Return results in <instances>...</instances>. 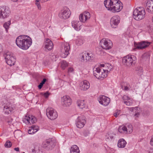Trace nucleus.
<instances>
[{"label": "nucleus", "mask_w": 153, "mask_h": 153, "mask_svg": "<svg viewBox=\"0 0 153 153\" xmlns=\"http://www.w3.org/2000/svg\"><path fill=\"white\" fill-rule=\"evenodd\" d=\"M145 11L143 7H137L134 10L133 17L137 21L140 20L145 18Z\"/></svg>", "instance_id": "f257e3e1"}, {"label": "nucleus", "mask_w": 153, "mask_h": 153, "mask_svg": "<svg viewBox=\"0 0 153 153\" xmlns=\"http://www.w3.org/2000/svg\"><path fill=\"white\" fill-rule=\"evenodd\" d=\"M100 44L102 48L105 50L110 49L113 46L112 42L109 39H102L100 41Z\"/></svg>", "instance_id": "f03ea898"}, {"label": "nucleus", "mask_w": 153, "mask_h": 153, "mask_svg": "<svg viewBox=\"0 0 153 153\" xmlns=\"http://www.w3.org/2000/svg\"><path fill=\"white\" fill-rule=\"evenodd\" d=\"M10 11L8 7H0V19H4L7 18L10 16Z\"/></svg>", "instance_id": "7ed1b4c3"}, {"label": "nucleus", "mask_w": 153, "mask_h": 153, "mask_svg": "<svg viewBox=\"0 0 153 153\" xmlns=\"http://www.w3.org/2000/svg\"><path fill=\"white\" fill-rule=\"evenodd\" d=\"M4 56L6 62L8 65L12 66L14 65L16 60L12 53L7 52L4 54Z\"/></svg>", "instance_id": "20e7f679"}, {"label": "nucleus", "mask_w": 153, "mask_h": 153, "mask_svg": "<svg viewBox=\"0 0 153 153\" xmlns=\"http://www.w3.org/2000/svg\"><path fill=\"white\" fill-rule=\"evenodd\" d=\"M122 62L124 65L128 66H131L134 65L136 62L135 60L133 59L132 56L129 55H127L123 57Z\"/></svg>", "instance_id": "39448f33"}, {"label": "nucleus", "mask_w": 153, "mask_h": 153, "mask_svg": "<svg viewBox=\"0 0 153 153\" xmlns=\"http://www.w3.org/2000/svg\"><path fill=\"white\" fill-rule=\"evenodd\" d=\"M71 12L67 7L64 8L59 13V16L61 19H66L69 18L71 15Z\"/></svg>", "instance_id": "423d86ee"}, {"label": "nucleus", "mask_w": 153, "mask_h": 153, "mask_svg": "<svg viewBox=\"0 0 153 153\" xmlns=\"http://www.w3.org/2000/svg\"><path fill=\"white\" fill-rule=\"evenodd\" d=\"M46 113L48 118L51 120H54L58 117L57 112L52 108H47L46 110Z\"/></svg>", "instance_id": "0eeeda50"}, {"label": "nucleus", "mask_w": 153, "mask_h": 153, "mask_svg": "<svg viewBox=\"0 0 153 153\" xmlns=\"http://www.w3.org/2000/svg\"><path fill=\"white\" fill-rule=\"evenodd\" d=\"M86 123L85 117L83 115L78 117L76 121V127L80 128H83Z\"/></svg>", "instance_id": "6e6552de"}, {"label": "nucleus", "mask_w": 153, "mask_h": 153, "mask_svg": "<svg viewBox=\"0 0 153 153\" xmlns=\"http://www.w3.org/2000/svg\"><path fill=\"white\" fill-rule=\"evenodd\" d=\"M116 3L113 4L111 11L112 12H119L123 8V4L119 0H116Z\"/></svg>", "instance_id": "1a4fd4ad"}, {"label": "nucleus", "mask_w": 153, "mask_h": 153, "mask_svg": "<svg viewBox=\"0 0 153 153\" xmlns=\"http://www.w3.org/2000/svg\"><path fill=\"white\" fill-rule=\"evenodd\" d=\"M120 18L117 15L113 16L111 19L110 24L111 27L113 28H116L119 23Z\"/></svg>", "instance_id": "9d476101"}, {"label": "nucleus", "mask_w": 153, "mask_h": 153, "mask_svg": "<svg viewBox=\"0 0 153 153\" xmlns=\"http://www.w3.org/2000/svg\"><path fill=\"white\" fill-rule=\"evenodd\" d=\"M72 101L71 98L68 96H64L61 98V103L64 107L69 106L71 105Z\"/></svg>", "instance_id": "9b49d317"}, {"label": "nucleus", "mask_w": 153, "mask_h": 153, "mask_svg": "<svg viewBox=\"0 0 153 153\" xmlns=\"http://www.w3.org/2000/svg\"><path fill=\"white\" fill-rule=\"evenodd\" d=\"M25 35H21L18 37L16 39V42L17 45L20 48L24 50L23 46L24 44V40L25 39Z\"/></svg>", "instance_id": "f8f14e48"}, {"label": "nucleus", "mask_w": 153, "mask_h": 153, "mask_svg": "<svg viewBox=\"0 0 153 153\" xmlns=\"http://www.w3.org/2000/svg\"><path fill=\"white\" fill-rule=\"evenodd\" d=\"M99 103L104 106H107L110 103V99L104 95L100 96L98 98Z\"/></svg>", "instance_id": "ddd939ff"}, {"label": "nucleus", "mask_w": 153, "mask_h": 153, "mask_svg": "<svg viewBox=\"0 0 153 153\" xmlns=\"http://www.w3.org/2000/svg\"><path fill=\"white\" fill-rule=\"evenodd\" d=\"M150 42L147 41H143L140 42H134V45L136 48L143 49L148 46Z\"/></svg>", "instance_id": "4468645a"}, {"label": "nucleus", "mask_w": 153, "mask_h": 153, "mask_svg": "<svg viewBox=\"0 0 153 153\" xmlns=\"http://www.w3.org/2000/svg\"><path fill=\"white\" fill-rule=\"evenodd\" d=\"M25 39L24 40V44L23 46L24 50L27 49L31 46L32 44V40L31 38L28 36L25 35Z\"/></svg>", "instance_id": "2eb2a0df"}, {"label": "nucleus", "mask_w": 153, "mask_h": 153, "mask_svg": "<svg viewBox=\"0 0 153 153\" xmlns=\"http://www.w3.org/2000/svg\"><path fill=\"white\" fill-rule=\"evenodd\" d=\"M102 68L100 67H94L93 68L94 75L97 78L100 79L101 77H103V74H100L102 70Z\"/></svg>", "instance_id": "dca6fc26"}, {"label": "nucleus", "mask_w": 153, "mask_h": 153, "mask_svg": "<svg viewBox=\"0 0 153 153\" xmlns=\"http://www.w3.org/2000/svg\"><path fill=\"white\" fill-rule=\"evenodd\" d=\"M45 51H48L51 50L53 47V43L52 41L49 39H46L45 42Z\"/></svg>", "instance_id": "f3484780"}, {"label": "nucleus", "mask_w": 153, "mask_h": 153, "mask_svg": "<svg viewBox=\"0 0 153 153\" xmlns=\"http://www.w3.org/2000/svg\"><path fill=\"white\" fill-rule=\"evenodd\" d=\"M91 17L90 14L88 12H85L80 14L79 19L80 22H85L89 19Z\"/></svg>", "instance_id": "a211bd4d"}, {"label": "nucleus", "mask_w": 153, "mask_h": 153, "mask_svg": "<svg viewBox=\"0 0 153 153\" xmlns=\"http://www.w3.org/2000/svg\"><path fill=\"white\" fill-rule=\"evenodd\" d=\"M70 47L68 43H65L64 45V48L63 51V53L61 54V57L63 58H66L69 54V51L70 50Z\"/></svg>", "instance_id": "6ab92c4d"}, {"label": "nucleus", "mask_w": 153, "mask_h": 153, "mask_svg": "<svg viewBox=\"0 0 153 153\" xmlns=\"http://www.w3.org/2000/svg\"><path fill=\"white\" fill-rule=\"evenodd\" d=\"M116 0H105L104 3L105 7L107 9L111 11L112 6L114 4L116 3Z\"/></svg>", "instance_id": "aec40b11"}, {"label": "nucleus", "mask_w": 153, "mask_h": 153, "mask_svg": "<svg viewBox=\"0 0 153 153\" xmlns=\"http://www.w3.org/2000/svg\"><path fill=\"white\" fill-rule=\"evenodd\" d=\"M71 24L72 26L75 30L79 31L81 29V26L82 23L79 21H73L72 22Z\"/></svg>", "instance_id": "412c9836"}, {"label": "nucleus", "mask_w": 153, "mask_h": 153, "mask_svg": "<svg viewBox=\"0 0 153 153\" xmlns=\"http://www.w3.org/2000/svg\"><path fill=\"white\" fill-rule=\"evenodd\" d=\"M90 87L89 83L86 80H84L80 84V89L82 90L86 91Z\"/></svg>", "instance_id": "4be33fe9"}, {"label": "nucleus", "mask_w": 153, "mask_h": 153, "mask_svg": "<svg viewBox=\"0 0 153 153\" xmlns=\"http://www.w3.org/2000/svg\"><path fill=\"white\" fill-rule=\"evenodd\" d=\"M13 110V107L5 105L4 106L3 111L4 114L8 115L11 114Z\"/></svg>", "instance_id": "5701e85b"}, {"label": "nucleus", "mask_w": 153, "mask_h": 153, "mask_svg": "<svg viewBox=\"0 0 153 153\" xmlns=\"http://www.w3.org/2000/svg\"><path fill=\"white\" fill-rule=\"evenodd\" d=\"M126 143V141L123 139H120L118 141L117 146L119 148H123Z\"/></svg>", "instance_id": "b1692460"}, {"label": "nucleus", "mask_w": 153, "mask_h": 153, "mask_svg": "<svg viewBox=\"0 0 153 153\" xmlns=\"http://www.w3.org/2000/svg\"><path fill=\"white\" fill-rule=\"evenodd\" d=\"M121 88L123 90L127 91L131 88V87L129 83L126 82H123L121 85Z\"/></svg>", "instance_id": "393cba45"}, {"label": "nucleus", "mask_w": 153, "mask_h": 153, "mask_svg": "<svg viewBox=\"0 0 153 153\" xmlns=\"http://www.w3.org/2000/svg\"><path fill=\"white\" fill-rule=\"evenodd\" d=\"M70 152L71 153H79V150L77 146L74 145L71 147Z\"/></svg>", "instance_id": "a878e982"}, {"label": "nucleus", "mask_w": 153, "mask_h": 153, "mask_svg": "<svg viewBox=\"0 0 153 153\" xmlns=\"http://www.w3.org/2000/svg\"><path fill=\"white\" fill-rule=\"evenodd\" d=\"M85 60L86 61H89L92 59L94 57L93 54L91 53H85Z\"/></svg>", "instance_id": "bb28decb"}, {"label": "nucleus", "mask_w": 153, "mask_h": 153, "mask_svg": "<svg viewBox=\"0 0 153 153\" xmlns=\"http://www.w3.org/2000/svg\"><path fill=\"white\" fill-rule=\"evenodd\" d=\"M114 135L113 133H108L105 135L106 140L107 141H109L114 138Z\"/></svg>", "instance_id": "cd10ccee"}, {"label": "nucleus", "mask_w": 153, "mask_h": 153, "mask_svg": "<svg viewBox=\"0 0 153 153\" xmlns=\"http://www.w3.org/2000/svg\"><path fill=\"white\" fill-rule=\"evenodd\" d=\"M126 133H131L133 131V127L131 124H127L125 126Z\"/></svg>", "instance_id": "c85d7f7f"}, {"label": "nucleus", "mask_w": 153, "mask_h": 153, "mask_svg": "<svg viewBox=\"0 0 153 153\" xmlns=\"http://www.w3.org/2000/svg\"><path fill=\"white\" fill-rule=\"evenodd\" d=\"M150 57V54L148 52L144 53L142 57V59L143 61H149Z\"/></svg>", "instance_id": "c756f323"}, {"label": "nucleus", "mask_w": 153, "mask_h": 153, "mask_svg": "<svg viewBox=\"0 0 153 153\" xmlns=\"http://www.w3.org/2000/svg\"><path fill=\"white\" fill-rule=\"evenodd\" d=\"M49 143H48V146H47L46 150H49L51 149L55 146L54 142L51 140H49Z\"/></svg>", "instance_id": "7c9ffc66"}, {"label": "nucleus", "mask_w": 153, "mask_h": 153, "mask_svg": "<svg viewBox=\"0 0 153 153\" xmlns=\"http://www.w3.org/2000/svg\"><path fill=\"white\" fill-rule=\"evenodd\" d=\"M11 24V21L9 20L5 22L3 24V27L5 28L7 33L8 32V30L10 27V26Z\"/></svg>", "instance_id": "2f4dec72"}, {"label": "nucleus", "mask_w": 153, "mask_h": 153, "mask_svg": "<svg viewBox=\"0 0 153 153\" xmlns=\"http://www.w3.org/2000/svg\"><path fill=\"white\" fill-rule=\"evenodd\" d=\"M38 130L36 129V127L34 126H31V129L28 130V133L29 134H33L36 132Z\"/></svg>", "instance_id": "473e14b6"}, {"label": "nucleus", "mask_w": 153, "mask_h": 153, "mask_svg": "<svg viewBox=\"0 0 153 153\" xmlns=\"http://www.w3.org/2000/svg\"><path fill=\"white\" fill-rule=\"evenodd\" d=\"M118 131L121 133H126L125 126H120L119 127Z\"/></svg>", "instance_id": "72a5a7b5"}, {"label": "nucleus", "mask_w": 153, "mask_h": 153, "mask_svg": "<svg viewBox=\"0 0 153 153\" xmlns=\"http://www.w3.org/2000/svg\"><path fill=\"white\" fill-rule=\"evenodd\" d=\"M105 67L106 68L104 69L105 71H106L108 73L111 71L113 68L112 66L109 64L105 65Z\"/></svg>", "instance_id": "f704fd0d"}, {"label": "nucleus", "mask_w": 153, "mask_h": 153, "mask_svg": "<svg viewBox=\"0 0 153 153\" xmlns=\"http://www.w3.org/2000/svg\"><path fill=\"white\" fill-rule=\"evenodd\" d=\"M31 119V116H26L24 120H23V121L24 122H25L26 123H30V121Z\"/></svg>", "instance_id": "c9c22d12"}, {"label": "nucleus", "mask_w": 153, "mask_h": 153, "mask_svg": "<svg viewBox=\"0 0 153 153\" xmlns=\"http://www.w3.org/2000/svg\"><path fill=\"white\" fill-rule=\"evenodd\" d=\"M84 100L79 101L77 102L78 106L80 107L82 109L84 107Z\"/></svg>", "instance_id": "e433bc0d"}, {"label": "nucleus", "mask_w": 153, "mask_h": 153, "mask_svg": "<svg viewBox=\"0 0 153 153\" xmlns=\"http://www.w3.org/2000/svg\"><path fill=\"white\" fill-rule=\"evenodd\" d=\"M68 66V64L66 61H63L61 62V67L63 70L65 69Z\"/></svg>", "instance_id": "4c0bfd02"}, {"label": "nucleus", "mask_w": 153, "mask_h": 153, "mask_svg": "<svg viewBox=\"0 0 153 153\" xmlns=\"http://www.w3.org/2000/svg\"><path fill=\"white\" fill-rule=\"evenodd\" d=\"M47 79L46 78H44L43 79L42 81L38 86V87L39 89H40L42 88L43 85L45 83Z\"/></svg>", "instance_id": "58836bf2"}, {"label": "nucleus", "mask_w": 153, "mask_h": 153, "mask_svg": "<svg viewBox=\"0 0 153 153\" xmlns=\"http://www.w3.org/2000/svg\"><path fill=\"white\" fill-rule=\"evenodd\" d=\"M124 103L126 104L127 105L130 106L132 104V99L130 98L128 100L125 101L124 102Z\"/></svg>", "instance_id": "ea45409f"}, {"label": "nucleus", "mask_w": 153, "mask_h": 153, "mask_svg": "<svg viewBox=\"0 0 153 153\" xmlns=\"http://www.w3.org/2000/svg\"><path fill=\"white\" fill-rule=\"evenodd\" d=\"M11 143L9 140H7L4 144V146L6 148H10L11 147Z\"/></svg>", "instance_id": "a19ab883"}, {"label": "nucleus", "mask_w": 153, "mask_h": 153, "mask_svg": "<svg viewBox=\"0 0 153 153\" xmlns=\"http://www.w3.org/2000/svg\"><path fill=\"white\" fill-rule=\"evenodd\" d=\"M101 72V74H100L102 75V74H103V76H104H104L103 77H101V78H104L105 77H106L107 76L108 72H106V71H105L104 69H102Z\"/></svg>", "instance_id": "79ce46f5"}, {"label": "nucleus", "mask_w": 153, "mask_h": 153, "mask_svg": "<svg viewBox=\"0 0 153 153\" xmlns=\"http://www.w3.org/2000/svg\"><path fill=\"white\" fill-rule=\"evenodd\" d=\"M49 140H48L46 141L43 142V147L46 149L47 148V146H48V143H49Z\"/></svg>", "instance_id": "37998d69"}, {"label": "nucleus", "mask_w": 153, "mask_h": 153, "mask_svg": "<svg viewBox=\"0 0 153 153\" xmlns=\"http://www.w3.org/2000/svg\"><path fill=\"white\" fill-rule=\"evenodd\" d=\"M83 40L80 38L76 42V44L78 45H81L83 43Z\"/></svg>", "instance_id": "c03bdc74"}, {"label": "nucleus", "mask_w": 153, "mask_h": 153, "mask_svg": "<svg viewBox=\"0 0 153 153\" xmlns=\"http://www.w3.org/2000/svg\"><path fill=\"white\" fill-rule=\"evenodd\" d=\"M130 98L128 96L126 95H124L122 97V99L123 100L124 102L125 101L128 100H129Z\"/></svg>", "instance_id": "a18cd8bd"}, {"label": "nucleus", "mask_w": 153, "mask_h": 153, "mask_svg": "<svg viewBox=\"0 0 153 153\" xmlns=\"http://www.w3.org/2000/svg\"><path fill=\"white\" fill-rule=\"evenodd\" d=\"M13 120V119L10 117H7L6 119V121L8 123H11Z\"/></svg>", "instance_id": "49530a36"}, {"label": "nucleus", "mask_w": 153, "mask_h": 153, "mask_svg": "<svg viewBox=\"0 0 153 153\" xmlns=\"http://www.w3.org/2000/svg\"><path fill=\"white\" fill-rule=\"evenodd\" d=\"M143 114L145 116H147L149 115L150 112L149 111L147 110L144 111Z\"/></svg>", "instance_id": "de8ad7c7"}, {"label": "nucleus", "mask_w": 153, "mask_h": 153, "mask_svg": "<svg viewBox=\"0 0 153 153\" xmlns=\"http://www.w3.org/2000/svg\"><path fill=\"white\" fill-rule=\"evenodd\" d=\"M150 144L151 146H153V135L151 136L150 141Z\"/></svg>", "instance_id": "09e8293b"}, {"label": "nucleus", "mask_w": 153, "mask_h": 153, "mask_svg": "<svg viewBox=\"0 0 153 153\" xmlns=\"http://www.w3.org/2000/svg\"><path fill=\"white\" fill-rule=\"evenodd\" d=\"M137 70V71H138L139 72H140V73L143 72V70L142 68L140 67L138 68Z\"/></svg>", "instance_id": "8fccbe9b"}, {"label": "nucleus", "mask_w": 153, "mask_h": 153, "mask_svg": "<svg viewBox=\"0 0 153 153\" xmlns=\"http://www.w3.org/2000/svg\"><path fill=\"white\" fill-rule=\"evenodd\" d=\"M85 53H84L83 54L82 57L81 58V60L82 62H83L85 61Z\"/></svg>", "instance_id": "3c124183"}, {"label": "nucleus", "mask_w": 153, "mask_h": 153, "mask_svg": "<svg viewBox=\"0 0 153 153\" xmlns=\"http://www.w3.org/2000/svg\"><path fill=\"white\" fill-rule=\"evenodd\" d=\"M49 93L47 92L44 94V95L46 98H47L49 96Z\"/></svg>", "instance_id": "603ef678"}, {"label": "nucleus", "mask_w": 153, "mask_h": 153, "mask_svg": "<svg viewBox=\"0 0 153 153\" xmlns=\"http://www.w3.org/2000/svg\"><path fill=\"white\" fill-rule=\"evenodd\" d=\"M37 6V7L38 8L39 10H41V6L40 5V4L39 3H36V4Z\"/></svg>", "instance_id": "864d4df0"}, {"label": "nucleus", "mask_w": 153, "mask_h": 153, "mask_svg": "<svg viewBox=\"0 0 153 153\" xmlns=\"http://www.w3.org/2000/svg\"><path fill=\"white\" fill-rule=\"evenodd\" d=\"M74 71V69L72 68H70L68 69V72L69 73H71L72 72Z\"/></svg>", "instance_id": "5fc2aeb1"}, {"label": "nucleus", "mask_w": 153, "mask_h": 153, "mask_svg": "<svg viewBox=\"0 0 153 153\" xmlns=\"http://www.w3.org/2000/svg\"><path fill=\"white\" fill-rule=\"evenodd\" d=\"M119 114H120L119 112H116L114 114V116L116 117H117L118 116Z\"/></svg>", "instance_id": "6e6d98bb"}, {"label": "nucleus", "mask_w": 153, "mask_h": 153, "mask_svg": "<svg viewBox=\"0 0 153 153\" xmlns=\"http://www.w3.org/2000/svg\"><path fill=\"white\" fill-rule=\"evenodd\" d=\"M31 119L30 121L31 123H35V120H34L32 116H31Z\"/></svg>", "instance_id": "4d7b16f0"}, {"label": "nucleus", "mask_w": 153, "mask_h": 153, "mask_svg": "<svg viewBox=\"0 0 153 153\" xmlns=\"http://www.w3.org/2000/svg\"><path fill=\"white\" fill-rule=\"evenodd\" d=\"M140 115V113L138 112H137L134 114V116L136 117H138Z\"/></svg>", "instance_id": "13d9d810"}, {"label": "nucleus", "mask_w": 153, "mask_h": 153, "mask_svg": "<svg viewBox=\"0 0 153 153\" xmlns=\"http://www.w3.org/2000/svg\"><path fill=\"white\" fill-rule=\"evenodd\" d=\"M14 149L17 151H19V147L15 148Z\"/></svg>", "instance_id": "bf43d9fd"}, {"label": "nucleus", "mask_w": 153, "mask_h": 153, "mask_svg": "<svg viewBox=\"0 0 153 153\" xmlns=\"http://www.w3.org/2000/svg\"><path fill=\"white\" fill-rule=\"evenodd\" d=\"M149 153H153V149H151L149 151Z\"/></svg>", "instance_id": "052dcab7"}, {"label": "nucleus", "mask_w": 153, "mask_h": 153, "mask_svg": "<svg viewBox=\"0 0 153 153\" xmlns=\"http://www.w3.org/2000/svg\"><path fill=\"white\" fill-rule=\"evenodd\" d=\"M40 1V0H36V3H39V1Z\"/></svg>", "instance_id": "680f3d73"}, {"label": "nucleus", "mask_w": 153, "mask_h": 153, "mask_svg": "<svg viewBox=\"0 0 153 153\" xmlns=\"http://www.w3.org/2000/svg\"><path fill=\"white\" fill-rule=\"evenodd\" d=\"M101 66L102 67H104L105 66V65L104 64H102L101 65Z\"/></svg>", "instance_id": "e2e57ef3"}, {"label": "nucleus", "mask_w": 153, "mask_h": 153, "mask_svg": "<svg viewBox=\"0 0 153 153\" xmlns=\"http://www.w3.org/2000/svg\"><path fill=\"white\" fill-rule=\"evenodd\" d=\"M13 1L16 2L18 1V0H11Z\"/></svg>", "instance_id": "0e129e2a"}, {"label": "nucleus", "mask_w": 153, "mask_h": 153, "mask_svg": "<svg viewBox=\"0 0 153 153\" xmlns=\"http://www.w3.org/2000/svg\"><path fill=\"white\" fill-rule=\"evenodd\" d=\"M34 151H35V149H33L32 150V152H34Z\"/></svg>", "instance_id": "69168bd1"}, {"label": "nucleus", "mask_w": 153, "mask_h": 153, "mask_svg": "<svg viewBox=\"0 0 153 153\" xmlns=\"http://www.w3.org/2000/svg\"><path fill=\"white\" fill-rule=\"evenodd\" d=\"M84 135L85 136H86L87 135H85V133H84Z\"/></svg>", "instance_id": "338daca9"}, {"label": "nucleus", "mask_w": 153, "mask_h": 153, "mask_svg": "<svg viewBox=\"0 0 153 153\" xmlns=\"http://www.w3.org/2000/svg\"><path fill=\"white\" fill-rule=\"evenodd\" d=\"M152 10H152V11H153V6H152Z\"/></svg>", "instance_id": "774afa93"}]
</instances>
